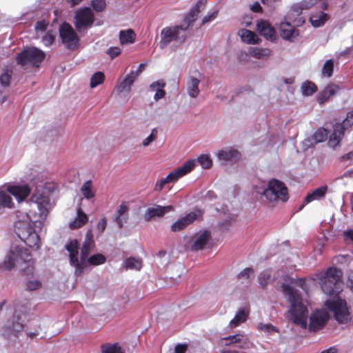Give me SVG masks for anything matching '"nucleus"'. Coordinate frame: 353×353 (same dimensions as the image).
Listing matches in <instances>:
<instances>
[{
  "mask_svg": "<svg viewBox=\"0 0 353 353\" xmlns=\"http://www.w3.org/2000/svg\"><path fill=\"white\" fill-rule=\"evenodd\" d=\"M57 190L53 181L37 184L30 201L35 204L38 212L31 210L28 213L17 212L14 230L17 236L32 250H38L41 245L39 232L52 208L51 196Z\"/></svg>",
  "mask_w": 353,
  "mask_h": 353,
  "instance_id": "nucleus-1",
  "label": "nucleus"
},
{
  "mask_svg": "<svg viewBox=\"0 0 353 353\" xmlns=\"http://www.w3.org/2000/svg\"><path fill=\"white\" fill-rule=\"evenodd\" d=\"M207 0H199L185 17L183 23L181 26L166 27L161 32V41L159 46L165 48L172 41L182 43L185 39V30L196 21L198 14L204 10Z\"/></svg>",
  "mask_w": 353,
  "mask_h": 353,
  "instance_id": "nucleus-2",
  "label": "nucleus"
},
{
  "mask_svg": "<svg viewBox=\"0 0 353 353\" xmlns=\"http://www.w3.org/2000/svg\"><path fill=\"white\" fill-rule=\"evenodd\" d=\"M35 261L29 250L21 245H12L4 259L0 262V268L12 270L18 265L25 274H32L34 269Z\"/></svg>",
  "mask_w": 353,
  "mask_h": 353,
  "instance_id": "nucleus-3",
  "label": "nucleus"
},
{
  "mask_svg": "<svg viewBox=\"0 0 353 353\" xmlns=\"http://www.w3.org/2000/svg\"><path fill=\"white\" fill-rule=\"evenodd\" d=\"M65 250L68 252L70 263L75 268L76 275L81 274L88 266H97L105 263L106 258L102 254H94L90 257L79 256V245L75 239L70 241L65 245Z\"/></svg>",
  "mask_w": 353,
  "mask_h": 353,
  "instance_id": "nucleus-4",
  "label": "nucleus"
},
{
  "mask_svg": "<svg viewBox=\"0 0 353 353\" xmlns=\"http://www.w3.org/2000/svg\"><path fill=\"white\" fill-rule=\"evenodd\" d=\"M283 293L287 296L290 303L289 319L295 325L303 329L307 327V319L308 310L302 303V298L296 288H283Z\"/></svg>",
  "mask_w": 353,
  "mask_h": 353,
  "instance_id": "nucleus-5",
  "label": "nucleus"
},
{
  "mask_svg": "<svg viewBox=\"0 0 353 353\" xmlns=\"http://www.w3.org/2000/svg\"><path fill=\"white\" fill-rule=\"evenodd\" d=\"M342 272L336 268H329L327 270L316 273L308 278H300L303 283L298 287H333L339 285L342 279Z\"/></svg>",
  "mask_w": 353,
  "mask_h": 353,
  "instance_id": "nucleus-6",
  "label": "nucleus"
},
{
  "mask_svg": "<svg viewBox=\"0 0 353 353\" xmlns=\"http://www.w3.org/2000/svg\"><path fill=\"white\" fill-rule=\"evenodd\" d=\"M258 282L263 287L269 285L279 287H298L303 283L302 280H298L292 276L285 274L283 271H276L272 269L265 270L258 276Z\"/></svg>",
  "mask_w": 353,
  "mask_h": 353,
  "instance_id": "nucleus-7",
  "label": "nucleus"
},
{
  "mask_svg": "<svg viewBox=\"0 0 353 353\" xmlns=\"http://www.w3.org/2000/svg\"><path fill=\"white\" fill-rule=\"evenodd\" d=\"M30 310V305L28 302L23 304H16L14 305V312L12 322H8L3 327V334L7 336L13 335L18 336L24 329V324L21 323V316H26Z\"/></svg>",
  "mask_w": 353,
  "mask_h": 353,
  "instance_id": "nucleus-8",
  "label": "nucleus"
},
{
  "mask_svg": "<svg viewBox=\"0 0 353 353\" xmlns=\"http://www.w3.org/2000/svg\"><path fill=\"white\" fill-rule=\"evenodd\" d=\"M196 161L190 159L185 161L181 166L170 172L166 177L158 179L154 186L155 192H161L167 183H175L180 178L190 172L196 166Z\"/></svg>",
  "mask_w": 353,
  "mask_h": 353,
  "instance_id": "nucleus-9",
  "label": "nucleus"
},
{
  "mask_svg": "<svg viewBox=\"0 0 353 353\" xmlns=\"http://www.w3.org/2000/svg\"><path fill=\"white\" fill-rule=\"evenodd\" d=\"M263 194L270 204L278 201H286L288 199L286 186L277 179H272L268 182V187L263 190Z\"/></svg>",
  "mask_w": 353,
  "mask_h": 353,
  "instance_id": "nucleus-10",
  "label": "nucleus"
},
{
  "mask_svg": "<svg viewBox=\"0 0 353 353\" xmlns=\"http://www.w3.org/2000/svg\"><path fill=\"white\" fill-rule=\"evenodd\" d=\"M324 305L333 313L334 319L339 323H346L351 320L350 312L345 300L339 297L330 299Z\"/></svg>",
  "mask_w": 353,
  "mask_h": 353,
  "instance_id": "nucleus-11",
  "label": "nucleus"
},
{
  "mask_svg": "<svg viewBox=\"0 0 353 353\" xmlns=\"http://www.w3.org/2000/svg\"><path fill=\"white\" fill-rule=\"evenodd\" d=\"M45 53L35 47L25 48L17 57V63L22 66L31 65L38 67L45 58Z\"/></svg>",
  "mask_w": 353,
  "mask_h": 353,
  "instance_id": "nucleus-12",
  "label": "nucleus"
},
{
  "mask_svg": "<svg viewBox=\"0 0 353 353\" xmlns=\"http://www.w3.org/2000/svg\"><path fill=\"white\" fill-rule=\"evenodd\" d=\"M59 31L61 41L66 48L74 50L78 47L79 37L69 23H63L59 26Z\"/></svg>",
  "mask_w": 353,
  "mask_h": 353,
  "instance_id": "nucleus-13",
  "label": "nucleus"
},
{
  "mask_svg": "<svg viewBox=\"0 0 353 353\" xmlns=\"http://www.w3.org/2000/svg\"><path fill=\"white\" fill-rule=\"evenodd\" d=\"M352 125H353V110L347 113L342 123L336 124L334 127L333 132L329 138V145L333 148H336L342 139L345 129Z\"/></svg>",
  "mask_w": 353,
  "mask_h": 353,
  "instance_id": "nucleus-14",
  "label": "nucleus"
},
{
  "mask_svg": "<svg viewBox=\"0 0 353 353\" xmlns=\"http://www.w3.org/2000/svg\"><path fill=\"white\" fill-rule=\"evenodd\" d=\"M94 21V16L90 8H80L74 15V26L77 30L90 28Z\"/></svg>",
  "mask_w": 353,
  "mask_h": 353,
  "instance_id": "nucleus-15",
  "label": "nucleus"
},
{
  "mask_svg": "<svg viewBox=\"0 0 353 353\" xmlns=\"http://www.w3.org/2000/svg\"><path fill=\"white\" fill-rule=\"evenodd\" d=\"M329 319L330 315L326 310L317 309L312 312L307 327L310 332H317L325 326Z\"/></svg>",
  "mask_w": 353,
  "mask_h": 353,
  "instance_id": "nucleus-16",
  "label": "nucleus"
},
{
  "mask_svg": "<svg viewBox=\"0 0 353 353\" xmlns=\"http://www.w3.org/2000/svg\"><path fill=\"white\" fill-rule=\"evenodd\" d=\"M203 213L201 210H196L181 217L171 225V230L172 232H179L185 228L188 225L193 223L196 220L201 219Z\"/></svg>",
  "mask_w": 353,
  "mask_h": 353,
  "instance_id": "nucleus-17",
  "label": "nucleus"
},
{
  "mask_svg": "<svg viewBox=\"0 0 353 353\" xmlns=\"http://www.w3.org/2000/svg\"><path fill=\"white\" fill-rule=\"evenodd\" d=\"M211 239L210 232L208 230L195 234L189 242L188 248L192 251H198L206 248Z\"/></svg>",
  "mask_w": 353,
  "mask_h": 353,
  "instance_id": "nucleus-18",
  "label": "nucleus"
},
{
  "mask_svg": "<svg viewBox=\"0 0 353 353\" xmlns=\"http://www.w3.org/2000/svg\"><path fill=\"white\" fill-rule=\"evenodd\" d=\"M12 195L18 203L25 201L30 195L31 189L28 184H11L6 183Z\"/></svg>",
  "mask_w": 353,
  "mask_h": 353,
  "instance_id": "nucleus-19",
  "label": "nucleus"
},
{
  "mask_svg": "<svg viewBox=\"0 0 353 353\" xmlns=\"http://www.w3.org/2000/svg\"><path fill=\"white\" fill-rule=\"evenodd\" d=\"M174 206L170 205L167 206L154 205L148 208L143 215L144 219L146 221H150L155 217H161L165 213L173 211Z\"/></svg>",
  "mask_w": 353,
  "mask_h": 353,
  "instance_id": "nucleus-20",
  "label": "nucleus"
},
{
  "mask_svg": "<svg viewBox=\"0 0 353 353\" xmlns=\"http://www.w3.org/2000/svg\"><path fill=\"white\" fill-rule=\"evenodd\" d=\"M256 26L260 34L266 39L274 41L276 39V31L269 21L263 19L260 20L258 21Z\"/></svg>",
  "mask_w": 353,
  "mask_h": 353,
  "instance_id": "nucleus-21",
  "label": "nucleus"
},
{
  "mask_svg": "<svg viewBox=\"0 0 353 353\" xmlns=\"http://www.w3.org/2000/svg\"><path fill=\"white\" fill-rule=\"evenodd\" d=\"M279 30L281 37L290 41H294L299 35V31L288 22L281 23Z\"/></svg>",
  "mask_w": 353,
  "mask_h": 353,
  "instance_id": "nucleus-22",
  "label": "nucleus"
},
{
  "mask_svg": "<svg viewBox=\"0 0 353 353\" xmlns=\"http://www.w3.org/2000/svg\"><path fill=\"white\" fill-rule=\"evenodd\" d=\"M240 152L232 148H227L217 152L216 157L221 161H233L240 158Z\"/></svg>",
  "mask_w": 353,
  "mask_h": 353,
  "instance_id": "nucleus-23",
  "label": "nucleus"
},
{
  "mask_svg": "<svg viewBox=\"0 0 353 353\" xmlns=\"http://www.w3.org/2000/svg\"><path fill=\"white\" fill-rule=\"evenodd\" d=\"M135 80V76H132L129 73L123 79L118 80L115 89L119 94L125 92L129 93L131 90V86Z\"/></svg>",
  "mask_w": 353,
  "mask_h": 353,
  "instance_id": "nucleus-24",
  "label": "nucleus"
},
{
  "mask_svg": "<svg viewBox=\"0 0 353 353\" xmlns=\"http://www.w3.org/2000/svg\"><path fill=\"white\" fill-rule=\"evenodd\" d=\"M14 202L7 184L0 187V208H12Z\"/></svg>",
  "mask_w": 353,
  "mask_h": 353,
  "instance_id": "nucleus-25",
  "label": "nucleus"
},
{
  "mask_svg": "<svg viewBox=\"0 0 353 353\" xmlns=\"http://www.w3.org/2000/svg\"><path fill=\"white\" fill-rule=\"evenodd\" d=\"M340 90L339 85L330 83L327 85L318 96V101L322 104L326 102L332 96L334 95Z\"/></svg>",
  "mask_w": 353,
  "mask_h": 353,
  "instance_id": "nucleus-26",
  "label": "nucleus"
},
{
  "mask_svg": "<svg viewBox=\"0 0 353 353\" xmlns=\"http://www.w3.org/2000/svg\"><path fill=\"white\" fill-rule=\"evenodd\" d=\"M94 242L93 240V233L92 230L90 229L86 232L79 256H83V259L88 256L90 252L94 248Z\"/></svg>",
  "mask_w": 353,
  "mask_h": 353,
  "instance_id": "nucleus-27",
  "label": "nucleus"
},
{
  "mask_svg": "<svg viewBox=\"0 0 353 353\" xmlns=\"http://www.w3.org/2000/svg\"><path fill=\"white\" fill-rule=\"evenodd\" d=\"M238 34L241 37V41L247 44H259L261 41L257 34L249 30L241 29L238 32Z\"/></svg>",
  "mask_w": 353,
  "mask_h": 353,
  "instance_id": "nucleus-28",
  "label": "nucleus"
},
{
  "mask_svg": "<svg viewBox=\"0 0 353 353\" xmlns=\"http://www.w3.org/2000/svg\"><path fill=\"white\" fill-rule=\"evenodd\" d=\"M128 212V205L126 202H122L118 207L114 216V221L118 224L119 228H121L123 223L127 221V214Z\"/></svg>",
  "mask_w": 353,
  "mask_h": 353,
  "instance_id": "nucleus-29",
  "label": "nucleus"
},
{
  "mask_svg": "<svg viewBox=\"0 0 353 353\" xmlns=\"http://www.w3.org/2000/svg\"><path fill=\"white\" fill-rule=\"evenodd\" d=\"M250 314V307H245L243 308L240 309L235 316L230 321V325L232 327H236L239 326L241 323H243L246 321Z\"/></svg>",
  "mask_w": 353,
  "mask_h": 353,
  "instance_id": "nucleus-30",
  "label": "nucleus"
},
{
  "mask_svg": "<svg viewBox=\"0 0 353 353\" xmlns=\"http://www.w3.org/2000/svg\"><path fill=\"white\" fill-rule=\"evenodd\" d=\"M199 79L193 77L189 78L187 81L186 89L187 93L190 97L194 99L199 96L200 93V90L199 88Z\"/></svg>",
  "mask_w": 353,
  "mask_h": 353,
  "instance_id": "nucleus-31",
  "label": "nucleus"
},
{
  "mask_svg": "<svg viewBox=\"0 0 353 353\" xmlns=\"http://www.w3.org/2000/svg\"><path fill=\"white\" fill-rule=\"evenodd\" d=\"M327 192V185L321 186L314 190L310 194H307V196L305 199V203H309L313 201L320 200L325 197Z\"/></svg>",
  "mask_w": 353,
  "mask_h": 353,
  "instance_id": "nucleus-32",
  "label": "nucleus"
},
{
  "mask_svg": "<svg viewBox=\"0 0 353 353\" xmlns=\"http://www.w3.org/2000/svg\"><path fill=\"white\" fill-rule=\"evenodd\" d=\"M248 53L254 58L265 60L270 57L271 51L268 48L251 47L248 49Z\"/></svg>",
  "mask_w": 353,
  "mask_h": 353,
  "instance_id": "nucleus-33",
  "label": "nucleus"
},
{
  "mask_svg": "<svg viewBox=\"0 0 353 353\" xmlns=\"http://www.w3.org/2000/svg\"><path fill=\"white\" fill-rule=\"evenodd\" d=\"M88 216L82 211L81 208H79L77 217L70 223V228L74 230L81 228L88 222Z\"/></svg>",
  "mask_w": 353,
  "mask_h": 353,
  "instance_id": "nucleus-34",
  "label": "nucleus"
},
{
  "mask_svg": "<svg viewBox=\"0 0 353 353\" xmlns=\"http://www.w3.org/2000/svg\"><path fill=\"white\" fill-rule=\"evenodd\" d=\"M119 37L121 45H127L134 42L136 34L132 29H128L121 30Z\"/></svg>",
  "mask_w": 353,
  "mask_h": 353,
  "instance_id": "nucleus-35",
  "label": "nucleus"
},
{
  "mask_svg": "<svg viewBox=\"0 0 353 353\" xmlns=\"http://www.w3.org/2000/svg\"><path fill=\"white\" fill-rule=\"evenodd\" d=\"M328 19L329 17L326 13L321 12L312 14L310 17V21L314 27L318 28L322 26Z\"/></svg>",
  "mask_w": 353,
  "mask_h": 353,
  "instance_id": "nucleus-36",
  "label": "nucleus"
},
{
  "mask_svg": "<svg viewBox=\"0 0 353 353\" xmlns=\"http://www.w3.org/2000/svg\"><path fill=\"white\" fill-rule=\"evenodd\" d=\"M142 265V259L139 257H130L124 261V266L126 270H140Z\"/></svg>",
  "mask_w": 353,
  "mask_h": 353,
  "instance_id": "nucleus-37",
  "label": "nucleus"
},
{
  "mask_svg": "<svg viewBox=\"0 0 353 353\" xmlns=\"http://www.w3.org/2000/svg\"><path fill=\"white\" fill-rule=\"evenodd\" d=\"M101 353H124L119 343H106L101 345Z\"/></svg>",
  "mask_w": 353,
  "mask_h": 353,
  "instance_id": "nucleus-38",
  "label": "nucleus"
},
{
  "mask_svg": "<svg viewBox=\"0 0 353 353\" xmlns=\"http://www.w3.org/2000/svg\"><path fill=\"white\" fill-rule=\"evenodd\" d=\"M318 0H303L300 3L301 9L307 10L317 3ZM319 7L322 10H325L327 7V0H319Z\"/></svg>",
  "mask_w": 353,
  "mask_h": 353,
  "instance_id": "nucleus-39",
  "label": "nucleus"
},
{
  "mask_svg": "<svg viewBox=\"0 0 353 353\" xmlns=\"http://www.w3.org/2000/svg\"><path fill=\"white\" fill-rule=\"evenodd\" d=\"M81 192L83 197L86 199H90L94 197L95 193L93 190L92 183L90 180L86 181L81 188Z\"/></svg>",
  "mask_w": 353,
  "mask_h": 353,
  "instance_id": "nucleus-40",
  "label": "nucleus"
},
{
  "mask_svg": "<svg viewBox=\"0 0 353 353\" xmlns=\"http://www.w3.org/2000/svg\"><path fill=\"white\" fill-rule=\"evenodd\" d=\"M241 341L242 335L237 334L221 339L219 344L223 346H229L232 344L239 343Z\"/></svg>",
  "mask_w": 353,
  "mask_h": 353,
  "instance_id": "nucleus-41",
  "label": "nucleus"
},
{
  "mask_svg": "<svg viewBox=\"0 0 353 353\" xmlns=\"http://www.w3.org/2000/svg\"><path fill=\"white\" fill-rule=\"evenodd\" d=\"M301 89V92L304 96H311L317 90V88L315 84L308 81L302 84Z\"/></svg>",
  "mask_w": 353,
  "mask_h": 353,
  "instance_id": "nucleus-42",
  "label": "nucleus"
},
{
  "mask_svg": "<svg viewBox=\"0 0 353 353\" xmlns=\"http://www.w3.org/2000/svg\"><path fill=\"white\" fill-rule=\"evenodd\" d=\"M105 79V75L101 72H97L93 74L90 79V87L94 88L99 85L103 83Z\"/></svg>",
  "mask_w": 353,
  "mask_h": 353,
  "instance_id": "nucleus-43",
  "label": "nucleus"
},
{
  "mask_svg": "<svg viewBox=\"0 0 353 353\" xmlns=\"http://www.w3.org/2000/svg\"><path fill=\"white\" fill-rule=\"evenodd\" d=\"M334 70V61L332 59L327 60L323 65L321 72L325 77H330Z\"/></svg>",
  "mask_w": 353,
  "mask_h": 353,
  "instance_id": "nucleus-44",
  "label": "nucleus"
},
{
  "mask_svg": "<svg viewBox=\"0 0 353 353\" xmlns=\"http://www.w3.org/2000/svg\"><path fill=\"white\" fill-rule=\"evenodd\" d=\"M197 162L204 169H208L211 168L212 161L210 157L208 154H201L197 159Z\"/></svg>",
  "mask_w": 353,
  "mask_h": 353,
  "instance_id": "nucleus-45",
  "label": "nucleus"
},
{
  "mask_svg": "<svg viewBox=\"0 0 353 353\" xmlns=\"http://www.w3.org/2000/svg\"><path fill=\"white\" fill-rule=\"evenodd\" d=\"M254 276V270L252 268H246L239 272V279H249Z\"/></svg>",
  "mask_w": 353,
  "mask_h": 353,
  "instance_id": "nucleus-46",
  "label": "nucleus"
},
{
  "mask_svg": "<svg viewBox=\"0 0 353 353\" xmlns=\"http://www.w3.org/2000/svg\"><path fill=\"white\" fill-rule=\"evenodd\" d=\"M327 132L324 128H320L317 130L314 135L313 138L316 142H322L327 139Z\"/></svg>",
  "mask_w": 353,
  "mask_h": 353,
  "instance_id": "nucleus-47",
  "label": "nucleus"
},
{
  "mask_svg": "<svg viewBox=\"0 0 353 353\" xmlns=\"http://www.w3.org/2000/svg\"><path fill=\"white\" fill-rule=\"evenodd\" d=\"M157 136V130L155 128L152 129L150 135L143 140L142 145L144 147L148 146L152 142L156 140Z\"/></svg>",
  "mask_w": 353,
  "mask_h": 353,
  "instance_id": "nucleus-48",
  "label": "nucleus"
},
{
  "mask_svg": "<svg viewBox=\"0 0 353 353\" xmlns=\"http://www.w3.org/2000/svg\"><path fill=\"white\" fill-rule=\"evenodd\" d=\"M92 6L97 12H102L106 6L105 0H93Z\"/></svg>",
  "mask_w": 353,
  "mask_h": 353,
  "instance_id": "nucleus-49",
  "label": "nucleus"
},
{
  "mask_svg": "<svg viewBox=\"0 0 353 353\" xmlns=\"http://www.w3.org/2000/svg\"><path fill=\"white\" fill-rule=\"evenodd\" d=\"M55 34L51 31L48 32V33L43 37L42 42L46 46H50L54 41Z\"/></svg>",
  "mask_w": 353,
  "mask_h": 353,
  "instance_id": "nucleus-50",
  "label": "nucleus"
},
{
  "mask_svg": "<svg viewBox=\"0 0 353 353\" xmlns=\"http://www.w3.org/2000/svg\"><path fill=\"white\" fill-rule=\"evenodd\" d=\"M258 329L267 332H278L277 328L271 323L263 324L260 323L258 324Z\"/></svg>",
  "mask_w": 353,
  "mask_h": 353,
  "instance_id": "nucleus-51",
  "label": "nucleus"
},
{
  "mask_svg": "<svg viewBox=\"0 0 353 353\" xmlns=\"http://www.w3.org/2000/svg\"><path fill=\"white\" fill-rule=\"evenodd\" d=\"M121 52V50L119 47H110L106 51L107 54H108L111 59L118 57Z\"/></svg>",
  "mask_w": 353,
  "mask_h": 353,
  "instance_id": "nucleus-52",
  "label": "nucleus"
},
{
  "mask_svg": "<svg viewBox=\"0 0 353 353\" xmlns=\"http://www.w3.org/2000/svg\"><path fill=\"white\" fill-rule=\"evenodd\" d=\"M218 14V12L216 10H214L210 14H208L207 15L204 16L201 21V24L204 25L208 22H210L213 20H214Z\"/></svg>",
  "mask_w": 353,
  "mask_h": 353,
  "instance_id": "nucleus-53",
  "label": "nucleus"
},
{
  "mask_svg": "<svg viewBox=\"0 0 353 353\" xmlns=\"http://www.w3.org/2000/svg\"><path fill=\"white\" fill-rule=\"evenodd\" d=\"M10 76L11 75L8 72H5L1 74L0 83L3 86L7 87L9 85Z\"/></svg>",
  "mask_w": 353,
  "mask_h": 353,
  "instance_id": "nucleus-54",
  "label": "nucleus"
},
{
  "mask_svg": "<svg viewBox=\"0 0 353 353\" xmlns=\"http://www.w3.org/2000/svg\"><path fill=\"white\" fill-rule=\"evenodd\" d=\"M48 23L45 21H37L35 25V30L38 32H44L47 28Z\"/></svg>",
  "mask_w": 353,
  "mask_h": 353,
  "instance_id": "nucleus-55",
  "label": "nucleus"
},
{
  "mask_svg": "<svg viewBox=\"0 0 353 353\" xmlns=\"http://www.w3.org/2000/svg\"><path fill=\"white\" fill-rule=\"evenodd\" d=\"M165 85V84L163 81L159 80V81H154L152 83H151L150 85V88L151 91L155 92V91H157V90L158 88H164Z\"/></svg>",
  "mask_w": 353,
  "mask_h": 353,
  "instance_id": "nucleus-56",
  "label": "nucleus"
},
{
  "mask_svg": "<svg viewBox=\"0 0 353 353\" xmlns=\"http://www.w3.org/2000/svg\"><path fill=\"white\" fill-rule=\"evenodd\" d=\"M107 226V219L105 217L101 219L97 223V230L99 232L102 233L105 230Z\"/></svg>",
  "mask_w": 353,
  "mask_h": 353,
  "instance_id": "nucleus-57",
  "label": "nucleus"
},
{
  "mask_svg": "<svg viewBox=\"0 0 353 353\" xmlns=\"http://www.w3.org/2000/svg\"><path fill=\"white\" fill-rule=\"evenodd\" d=\"M187 350V344H177L174 347V353H185Z\"/></svg>",
  "mask_w": 353,
  "mask_h": 353,
  "instance_id": "nucleus-58",
  "label": "nucleus"
},
{
  "mask_svg": "<svg viewBox=\"0 0 353 353\" xmlns=\"http://www.w3.org/2000/svg\"><path fill=\"white\" fill-rule=\"evenodd\" d=\"M165 92L163 90V88H160L155 91V94L154 96V99L155 101H158L165 97Z\"/></svg>",
  "mask_w": 353,
  "mask_h": 353,
  "instance_id": "nucleus-59",
  "label": "nucleus"
},
{
  "mask_svg": "<svg viewBox=\"0 0 353 353\" xmlns=\"http://www.w3.org/2000/svg\"><path fill=\"white\" fill-rule=\"evenodd\" d=\"M250 9L254 12H262V8L259 2H254L250 6Z\"/></svg>",
  "mask_w": 353,
  "mask_h": 353,
  "instance_id": "nucleus-60",
  "label": "nucleus"
},
{
  "mask_svg": "<svg viewBox=\"0 0 353 353\" xmlns=\"http://www.w3.org/2000/svg\"><path fill=\"white\" fill-rule=\"evenodd\" d=\"M144 67H145V64L141 63L139 66L138 70L135 72L132 71V72H130V74L132 76H135V79H136L140 75V74L142 72V71L144 69Z\"/></svg>",
  "mask_w": 353,
  "mask_h": 353,
  "instance_id": "nucleus-61",
  "label": "nucleus"
},
{
  "mask_svg": "<svg viewBox=\"0 0 353 353\" xmlns=\"http://www.w3.org/2000/svg\"><path fill=\"white\" fill-rule=\"evenodd\" d=\"M352 160H353V151L350 152L349 153L345 154L341 157V161L343 162Z\"/></svg>",
  "mask_w": 353,
  "mask_h": 353,
  "instance_id": "nucleus-62",
  "label": "nucleus"
},
{
  "mask_svg": "<svg viewBox=\"0 0 353 353\" xmlns=\"http://www.w3.org/2000/svg\"><path fill=\"white\" fill-rule=\"evenodd\" d=\"M41 283L38 280H32L29 281L28 287H40Z\"/></svg>",
  "mask_w": 353,
  "mask_h": 353,
  "instance_id": "nucleus-63",
  "label": "nucleus"
},
{
  "mask_svg": "<svg viewBox=\"0 0 353 353\" xmlns=\"http://www.w3.org/2000/svg\"><path fill=\"white\" fill-rule=\"evenodd\" d=\"M343 234L346 239H350L353 241V230H347L344 232Z\"/></svg>",
  "mask_w": 353,
  "mask_h": 353,
  "instance_id": "nucleus-64",
  "label": "nucleus"
}]
</instances>
